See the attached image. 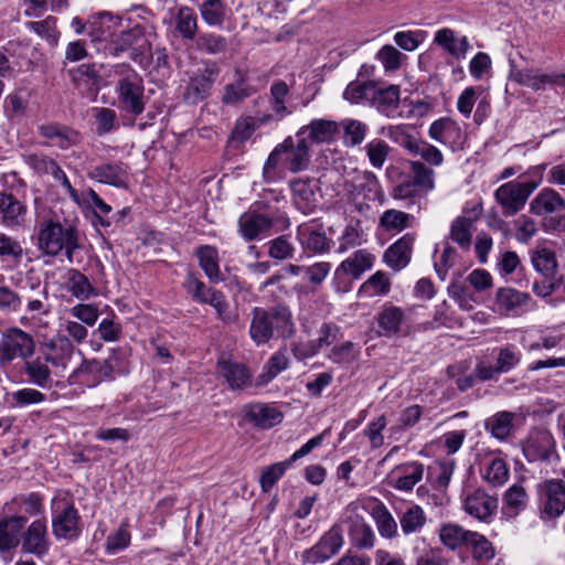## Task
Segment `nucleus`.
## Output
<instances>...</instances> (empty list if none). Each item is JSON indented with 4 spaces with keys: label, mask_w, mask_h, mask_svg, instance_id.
<instances>
[{
    "label": "nucleus",
    "mask_w": 565,
    "mask_h": 565,
    "mask_svg": "<svg viewBox=\"0 0 565 565\" xmlns=\"http://www.w3.org/2000/svg\"><path fill=\"white\" fill-rule=\"evenodd\" d=\"M562 210H565V200L552 188L541 190L530 203V211L540 216Z\"/></svg>",
    "instance_id": "nucleus-37"
},
{
    "label": "nucleus",
    "mask_w": 565,
    "mask_h": 565,
    "mask_svg": "<svg viewBox=\"0 0 565 565\" xmlns=\"http://www.w3.org/2000/svg\"><path fill=\"white\" fill-rule=\"evenodd\" d=\"M322 443V435L315 436L302 445L285 461L273 463L266 467L259 478V484L263 492H269L277 481L285 475L297 460L310 454L316 447Z\"/></svg>",
    "instance_id": "nucleus-12"
},
{
    "label": "nucleus",
    "mask_w": 565,
    "mask_h": 565,
    "mask_svg": "<svg viewBox=\"0 0 565 565\" xmlns=\"http://www.w3.org/2000/svg\"><path fill=\"white\" fill-rule=\"evenodd\" d=\"M358 502H351L345 508L341 520L342 525H348V535L353 547L358 550H371L375 544V534L372 526L359 512Z\"/></svg>",
    "instance_id": "nucleus-10"
},
{
    "label": "nucleus",
    "mask_w": 565,
    "mask_h": 565,
    "mask_svg": "<svg viewBox=\"0 0 565 565\" xmlns=\"http://www.w3.org/2000/svg\"><path fill=\"white\" fill-rule=\"evenodd\" d=\"M43 500L44 498L38 492L20 494L6 503V509L12 512V515L35 516L43 513Z\"/></svg>",
    "instance_id": "nucleus-38"
},
{
    "label": "nucleus",
    "mask_w": 565,
    "mask_h": 565,
    "mask_svg": "<svg viewBox=\"0 0 565 565\" xmlns=\"http://www.w3.org/2000/svg\"><path fill=\"white\" fill-rule=\"evenodd\" d=\"M531 296L511 287L500 288L495 303L500 313L520 316L530 308Z\"/></svg>",
    "instance_id": "nucleus-24"
},
{
    "label": "nucleus",
    "mask_w": 565,
    "mask_h": 565,
    "mask_svg": "<svg viewBox=\"0 0 565 565\" xmlns=\"http://www.w3.org/2000/svg\"><path fill=\"white\" fill-rule=\"evenodd\" d=\"M221 70L216 62L205 61L203 67L194 71L186 83L183 92V99L190 105H195L211 95L212 87L216 82Z\"/></svg>",
    "instance_id": "nucleus-7"
},
{
    "label": "nucleus",
    "mask_w": 565,
    "mask_h": 565,
    "mask_svg": "<svg viewBox=\"0 0 565 565\" xmlns=\"http://www.w3.org/2000/svg\"><path fill=\"white\" fill-rule=\"evenodd\" d=\"M26 521L25 515H10L0 520V553L10 552L19 546L21 531Z\"/></svg>",
    "instance_id": "nucleus-31"
},
{
    "label": "nucleus",
    "mask_w": 565,
    "mask_h": 565,
    "mask_svg": "<svg viewBox=\"0 0 565 565\" xmlns=\"http://www.w3.org/2000/svg\"><path fill=\"white\" fill-rule=\"evenodd\" d=\"M74 86L82 93H96L99 89L102 77L95 64H81L68 70Z\"/></svg>",
    "instance_id": "nucleus-36"
},
{
    "label": "nucleus",
    "mask_w": 565,
    "mask_h": 565,
    "mask_svg": "<svg viewBox=\"0 0 565 565\" xmlns=\"http://www.w3.org/2000/svg\"><path fill=\"white\" fill-rule=\"evenodd\" d=\"M35 343L31 334L19 328L8 329L0 341V366H9L13 360H26L34 353Z\"/></svg>",
    "instance_id": "nucleus-9"
},
{
    "label": "nucleus",
    "mask_w": 565,
    "mask_h": 565,
    "mask_svg": "<svg viewBox=\"0 0 565 565\" xmlns=\"http://www.w3.org/2000/svg\"><path fill=\"white\" fill-rule=\"evenodd\" d=\"M266 247L267 255L277 262L289 260L296 253V246L289 234H282L268 241Z\"/></svg>",
    "instance_id": "nucleus-51"
},
{
    "label": "nucleus",
    "mask_w": 565,
    "mask_h": 565,
    "mask_svg": "<svg viewBox=\"0 0 565 565\" xmlns=\"http://www.w3.org/2000/svg\"><path fill=\"white\" fill-rule=\"evenodd\" d=\"M118 19L108 12H102L88 21V34L93 41H107L113 38Z\"/></svg>",
    "instance_id": "nucleus-47"
},
{
    "label": "nucleus",
    "mask_w": 565,
    "mask_h": 565,
    "mask_svg": "<svg viewBox=\"0 0 565 565\" xmlns=\"http://www.w3.org/2000/svg\"><path fill=\"white\" fill-rule=\"evenodd\" d=\"M253 94V87L243 75H239L235 83L225 85L222 103L224 105H237L250 97Z\"/></svg>",
    "instance_id": "nucleus-55"
},
{
    "label": "nucleus",
    "mask_w": 565,
    "mask_h": 565,
    "mask_svg": "<svg viewBox=\"0 0 565 565\" xmlns=\"http://www.w3.org/2000/svg\"><path fill=\"white\" fill-rule=\"evenodd\" d=\"M39 135L50 141L51 146L68 149L77 142L78 134L65 125L45 124L38 128Z\"/></svg>",
    "instance_id": "nucleus-35"
},
{
    "label": "nucleus",
    "mask_w": 565,
    "mask_h": 565,
    "mask_svg": "<svg viewBox=\"0 0 565 565\" xmlns=\"http://www.w3.org/2000/svg\"><path fill=\"white\" fill-rule=\"evenodd\" d=\"M469 536L467 547L470 548L475 561L488 563L494 558L495 550L484 535L472 531Z\"/></svg>",
    "instance_id": "nucleus-54"
},
{
    "label": "nucleus",
    "mask_w": 565,
    "mask_h": 565,
    "mask_svg": "<svg viewBox=\"0 0 565 565\" xmlns=\"http://www.w3.org/2000/svg\"><path fill=\"white\" fill-rule=\"evenodd\" d=\"M199 9L203 21L210 26H221L228 11L223 0H203Z\"/></svg>",
    "instance_id": "nucleus-53"
},
{
    "label": "nucleus",
    "mask_w": 565,
    "mask_h": 565,
    "mask_svg": "<svg viewBox=\"0 0 565 565\" xmlns=\"http://www.w3.org/2000/svg\"><path fill=\"white\" fill-rule=\"evenodd\" d=\"M21 551L43 558L50 551L51 541L47 534L46 523L43 520L33 521L25 531H21Z\"/></svg>",
    "instance_id": "nucleus-17"
},
{
    "label": "nucleus",
    "mask_w": 565,
    "mask_h": 565,
    "mask_svg": "<svg viewBox=\"0 0 565 565\" xmlns=\"http://www.w3.org/2000/svg\"><path fill=\"white\" fill-rule=\"evenodd\" d=\"M434 42L457 60L465 58L470 50L467 36L458 39L455 31L448 28L438 30L435 33Z\"/></svg>",
    "instance_id": "nucleus-40"
},
{
    "label": "nucleus",
    "mask_w": 565,
    "mask_h": 565,
    "mask_svg": "<svg viewBox=\"0 0 565 565\" xmlns=\"http://www.w3.org/2000/svg\"><path fill=\"white\" fill-rule=\"evenodd\" d=\"M343 191L351 200L362 198L375 201L381 193V185L373 172L353 170L344 179Z\"/></svg>",
    "instance_id": "nucleus-13"
},
{
    "label": "nucleus",
    "mask_w": 565,
    "mask_h": 565,
    "mask_svg": "<svg viewBox=\"0 0 565 565\" xmlns=\"http://www.w3.org/2000/svg\"><path fill=\"white\" fill-rule=\"evenodd\" d=\"M117 104L119 109L132 116L145 110V86L141 76L135 71L120 77L116 84Z\"/></svg>",
    "instance_id": "nucleus-6"
},
{
    "label": "nucleus",
    "mask_w": 565,
    "mask_h": 565,
    "mask_svg": "<svg viewBox=\"0 0 565 565\" xmlns=\"http://www.w3.org/2000/svg\"><path fill=\"white\" fill-rule=\"evenodd\" d=\"M291 200L302 214H311L318 204L317 185L311 179H297L290 182Z\"/></svg>",
    "instance_id": "nucleus-26"
},
{
    "label": "nucleus",
    "mask_w": 565,
    "mask_h": 565,
    "mask_svg": "<svg viewBox=\"0 0 565 565\" xmlns=\"http://www.w3.org/2000/svg\"><path fill=\"white\" fill-rule=\"evenodd\" d=\"M117 352L113 350L110 356L105 360H85L83 363L73 372L72 377L76 382L86 385L87 387H95L103 381L111 379L115 372Z\"/></svg>",
    "instance_id": "nucleus-11"
},
{
    "label": "nucleus",
    "mask_w": 565,
    "mask_h": 565,
    "mask_svg": "<svg viewBox=\"0 0 565 565\" xmlns=\"http://www.w3.org/2000/svg\"><path fill=\"white\" fill-rule=\"evenodd\" d=\"M52 532L57 540H75L81 534V516L67 498L52 502Z\"/></svg>",
    "instance_id": "nucleus-5"
},
{
    "label": "nucleus",
    "mask_w": 565,
    "mask_h": 565,
    "mask_svg": "<svg viewBox=\"0 0 565 565\" xmlns=\"http://www.w3.org/2000/svg\"><path fill=\"white\" fill-rule=\"evenodd\" d=\"M536 497L542 520L559 518L565 511V481L555 478L542 480L536 484Z\"/></svg>",
    "instance_id": "nucleus-4"
},
{
    "label": "nucleus",
    "mask_w": 565,
    "mask_h": 565,
    "mask_svg": "<svg viewBox=\"0 0 565 565\" xmlns=\"http://www.w3.org/2000/svg\"><path fill=\"white\" fill-rule=\"evenodd\" d=\"M297 239L303 249L313 254H324L331 249L332 239L319 228H313L309 223H302L297 227Z\"/></svg>",
    "instance_id": "nucleus-30"
},
{
    "label": "nucleus",
    "mask_w": 565,
    "mask_h": 565,
    "mask_svg": "<svg viewBox=\"0 0 565 565\" xmlns=\"http://www.w3.org/2000/svg\"><path fill=\"white\" fill-rule=\"evenodd\" d=\"M531 262L536 271L543 277L557 276L555 253L546 247H536L531 252Z\"/></svg>",
    "instance_id": "nucleus-50"
},
{
    "label": "nucleus",
    "mask_w": 565,
    "mask_h": 565,
    "mask_svg": "<svg viewBox=\"0 0 565 565\" xmlns=\"http://www.w3.org/2000/svg\"><path fill=\"white\" fill-rule=\"evenodd\" d=\"M425 471L424 463L408 461L397 465L392 470L393 480L391 486L399 491L409 492L423 479Z\"/></svg>",
    "instance_id": "nucleus-27"
},
{
    "label": "nucleus",
    "mask_w": 565,
    "mask_h": 565,
    "mask_svg": "<svg viewBox=\"0 0 565 565\" xmlns=\"http://www.w3.org/2000/svg\"><path fill=\"white\" fill-rule=\"evenodd\" d=\"M373 259L374 257L369 252L360 249L351 257L343 260L340 265V269L358 279L364 271L371 269Z\"/></svg>",
    "instance_id": "nucleus-52"
},
{
    "label": "nucleus",
    "mask_w": 565,
    "mask_h": 565,
    "mask_svg": "<svg viewBox=\"0 0 565 565\" xmlns=\"http://www.w3.org/2000/svg\"><path fill=\"white\" fill-rule=\"evenodd\" d=\"M401 88L398 85H388L387 87L374 88L371 106L375 107L381 114L390 116L399 106Z\"/></svg>",
    "instance_id": "nucleus-42"
},
{
    "label": "nucleus",
    "mask_w": 565,
    "mask_h": 565,
    "mask_svg": "<svg viewBox=\"0 0 565 565\" xmlns=\"http://www.w3.org/2000/svg\"><path fill=\"white\" fill-rule=\"evenodd\" d=\"M285 140H290L285 152L286 168L294 173L306 170L310 163V150L306 137H297V143L292 137H287Z\"/></svg>",
    "instance_id": "nucleus-33"
},
{
    "label": "nucleus",
    "mask_w": 565,
    "mask_h": 565,
    "mask_svg": "<svg viewBox=\"0 0 565 565\" xmlns=\"http://www.w3.org/2000/svg\"><path fill=\"white\" fill-rule=\"evenodd\" d=\"M195 256L198 257L200 267L211 281L218 282L222 280L216 247L201 245L195 249Z\"/></svg>",
    "instance_id": "nucleus-45"
},
{
    "label": "nucleus",
    "mask_w": 565,
    "mask_h": 565,
    "mask_svg": "<svg viewBox=\"0 0 565 565\" xmlns=\"http://www.w3.org/2000/svg\"><path fill=\"white\" fill-rule=\"evenodd\" d=\"M411 177L426 194L435 189V172L422 161H409Z\"/></svg>",
    "instance_id": "nucleus-62"
},
{
    "label": "nucleus",
    "mask_w": 565,
    "mask_h": 565,
    "mask_svg": "<svg viewBox=\"0 0 565 565\" xmlns=\"http://www.w3.org/2000/svg\"><path fill=\"white\" fill-rule=\"evenodd\" d=\"M194 40L196 50L210 55L223 53L227 49V40L220 34L201 33Z\"/></svg>",
    "instance_id": "nucleus-63"
},
{
    "label": "nucleus",
    "mask_w": 565,
    "mask_h": 565,
    "mask_svg": "<svg viewBox=\"0 0 565 565\" xmlns=\"http://www.w3.org/2000/svg\"><path fill=\"white\" fill-rule=\"evenodd\" d=\"M216 371L232 391H243L252 386L253 374L243 363L222 360L217 362Z\"/></svg>",
    "instance_id": "nucleus-22"
},
{
    "label": "nucleus",
    "mask_w": 565,
    "mask_h": 565,
    "mask_svg": "<svg viewBox=\"0 0 565 565\" xmlns=\"http://www.w3.org/2000/svg\"><path fill=\"white\" fill-rule=\"evenodd\" d=\"M38 247L49 256H57L64 252L67 262L72 264L75 252L81 248L78 231L73 225L46 220L39 226Z\"/></svg>",
    "instance_id": "nucleus-2"
},
{
    "label": "nucleus",
    "mask_w": 565,
    "mask_h": 565,
    "mask_svg": "<svg viewBox=\"0 0 565 565\" xmlns=\"http://www.w3.org/2000/svg\"><path fill=\"white\" fill-rule=\"evenodd\" d=\"M404 319L405 315L402 308L386 303L376 315L380 334L383 337H392L399 333Z\"/></svg>",
    "instance_id": "nucleus-39"
},
{
    "label": "nucleus",
    "mask_w": 565,
    "mask_h": 565,
    "mask_svg": "<svg viewBox=\"0 0 565 565\" xmlns=\"http://www.w3.org/2000/svg\"><path fill=\"white\" fill-rule=\"evenodd\" d=\"M110 51L116 56L129 53L130 60L142 66L148 65L152 56L151 43L139 24L111 39Z\"/></svg>",
    "instance_id": "nucleus-3"
},
{
    "label": "nucleus",
    "mask_w": 565,
    "mask_h": 565,
    "mask_svg": "<svg viewBox=\"0 0 565 565\" xmlns=\"http://www.w3.org/2000/svg\"><path fill=\"white\" fill-rule=\"evenodd\" d=\"M515 414L502 411L484 420V429L498 440H505L514 428Z\"/></svg>",
    "instance_id": "nucleus-44"
},
{
    "label": "nucleus",
    "mask_w": 565,
    "mask_h": 565,
    "mask_svg": "<svg viewBox=\"0 0 565 565\" xmlns=\"http://www.w3.org/2000/svg\"><path fill=\"white\" fill-rule=\"evenodd\" d=\"M49 362H45V358H36L31 361L24 362V372L29 377V381L36 386L45 388L51 382V371L47 366Z\"/></svg>",
    "instance_id": "nucleus-59"
},
{
    "label": "nucleus",
    "mask_w": 565,
    "mask_h": 565,
    "mask_svg": "<svg viewBox=\"0 0 565 565\" xmlns=\"http://www.w3.org/2000/svg\"><path fill=\"white\" fill-rule=\"evenodd\" d=\"M413 216L399 210H386L380 217V225L387 232H401L411 225Z\"/></svg>",
    "instance_id": "nucleus-64"
},
{
    "label": "nucleus",
    "mask_w": 565,
    "mask_h": 565,
    "mask_svg": "<svg viewBox=\"0 0 565 565\" xmlns=\"http://www.w3.org/2000/svg\"><path fill=\"white\" fill-rule=\"evenodd\" d=\"M415 239L414 233H406L394 242L383 255L385 264L396 271L406 267L411 262Z\"/></svg>",
    "instance_id": "nucleus-25"
},
{
    "label": "nucleus",
    "mask_w": 565,
    "mask_h": 565,
    "mask_svg": "<svg viewBox=\"0 0 565 565\" xmlns=\"http://www.w3.org/2000/svg\"><path fill=\"white\" fill-rule=\"evenodd\" d=\"M66 289L79 300H86L90 296L96 295L89 279L78 269L71 268L66 273Z\"/></svg>",
    "instance_id": "nucleus-48"
},
{
    "label": "nucleus",
    "mask_w": 565,
    "mask_h": 565,
    "mask_svg": "<svg viewBox=\"0 0 565 565\" xmlns=\"http://www.w3.org/2000/svg\"><path fill=\"white\" fill-rule=\"evenodd\" d=\"M28 213L26 204L13 193L0 192V224L8 228L23 225Z\"/></svg>",
    "instance_id": "nucleus-23"
},
{
    "label": "nucleus",
    "mask_w": 565,
    "mask_h": 565,
    "mask_svg": "<svg viewBox=\"0 0 565 565\" xmlns=\"http://www.w3.org/2000/svg\"><path fill=\"white\" fill-rule=\"evenodd\" d=\"M522 451L529 462L551 461L558 457L553 436L547 431L531 435L522 445Z\"/></svg>",
    "instance_id": "nucleus-18"
},
{
    "label": "nucleus",
    "mask_w": 565,
    "mask_h": 565,
    "mask_svg": "<svg viewBox=\"0 0 565 565\" xmlns=\"http://www.w3.org/2000/svg\"><path fill=\"white\" fill-rule=\"evenodd\" d=\"M343 544V526L337 522L311 548L307 550L306 558L310 563H323L338 554Z\"/></svg>",
    "instance_id": "nucleus-16"
},
{
    "label": "nucleus",
    "mask_w": 565,
    "mask_h": 565,
    "mask_svg": "<svg viewBox=\"0 0 565 565\" xmlns=\"http://www.w3.org/2000/svg\"><path fill=\"white\" fill-rule=\"evenodd\" d=\"M427 523V515L418 504H409L399 514V525L404 535L419 533Z\"/></svg>",
    "instance_id": "nucleus-46"
},
{
    "label": "nucleus",
    "mask_w": 565,
    "mask_h": 565,
    "mask_svg": "<svg viewBox=\"0 0 565 565\" xmlns=\"http://www.w3.org/2000/svg\"><path fill=\"white\" fill-rule=\"evenodd\" d=\"M431 139L452 150L461 149L465 143V135L460 126L449 117L435 120L428 129Z\"/></svg>",
    "instance_id": "nucleus-19"
},
{
    "label": "nucleus",
    "mask_w": 565,
    "mask_h": 565,
    "mask_svg": "<svg viewBox=\"0 0 565 565\" xmlns=\"http://www.w3.org/2000/svg\"><path fill=\"white\" fill-rule=\"evenodd\" d=\"M289 366V359L284 350L276 351L264 365L263 373L257 377V385H265Z\"/></svg>",
    "instance_id": "nucleus-56"
},
{
    "label": "nucleus",
    "mask_w": 565,
    "mask_h": 565,
    "mask_svg": "<svg viewBox=\"0 0 565 565\" xmlns=\"http://www.w3.org/2000/svg\"><path fill=\"white\" fill-rule=\"evenodd\" d=\"M471 533L472 531L465 530L458 524L449 523L440 527L439 539L446 547L454 551L462 545L467 546Z\"/></svg>",
    "instance_id": "nucleus-57"
},
{
    "label": "nucleus",
    "mask_w": 565,
    "mask_h": 565,
    "mask_svg": "<svg viewBox=\"0 0 565 565\" xmlns=\"http://www.w3.org/2000/svg\"><path fill=\"white\" fill-rule=\"evenodd\" d=\"M521 361V353L512 345L498 350L495 364L490 365L481 361L475 367V374L480 382L497 380L500 374L508 373Z\"/></svg>",
    "instance_id": "nucleus-15"
},
{
    "label": "nucleus",
    "mask_w": 565,
    "mask_h": 565,
    "mask_svg": "<svg viewBox=\"0 0 565 565\" xmlns=\"http://www.w3.org/2000/svg\"><path fill=\"white\" fill-rule=\"evenodd\" d=\"M74 353V345L67 338H58L47 347L45 362L51 363L53 366L66 367L67 362L72 359Z\"/></svg>",
    "instance_id": "nucleus-49"
},
{
    "label": "nucleus",
    "mask_w": 565,
    "mask_h": 565,
    "mask_svg": "<svg viewBox=\"0 0 565 565\" xmlns=\"http://www.w3.org/2000/svg\"><path fill=\"white\" fill-rule=\"evenodd\" d=\"M370 514L382 537L393 540L398 536V524L382 501L377 499L371 500Z\"/></svg>",
    "instance_id": "nucleus-34"
},
{
    "label": "nucleus",
    "mask_w": 565,
    "mask_h": 565,
    "mask_svg": "<svg viewBox=\"0 0 565 565\" xmlns=\"http://www.w3.org/2000/svg\"><path fill=\"white\" fill-rule=\"evenodd\" d=\"M245 418L255 427L269 429L282 422L284 414L276 407L264 403H252L245 406Z\"/></svg>",
    "instance_id": "nucleus-28"
},
{
    "label": "nucleus",
    "mask_w": 565,
    "mask_h": 565,
    "mask_svg": "<svg viewBox=\"0 0 565 565\" xmlns=\"http://www.w3.org/2000/svg\"><path fill=\"white\" fill-rule=\"evenodd\" d=\"M295 333L294 316L286 303L269 308L255 307L252 310L249 335L257 345L266 344L274 338L289 339Z\"/></svg>",
    "instance_id": "nucleus-1"
},
{
    "label": "nucleus",
    "mask_w": 565,
    "mask_h": 565,
    "mask_svg": "<svg viewBox=\"0 0 565 565\" xmlns=\"http://www.w3.org/2000/svg\"><path fill=\"white\" fill-rule=\"evenodd\" d=\"M462 508L476 520L489 523L497 513L498 498L482 488H477L462 494Z\"/></svg>",
    "instance_id": "nucleus-14"
},
{
    "label": "nucleus",
    "mask_w": 565,
    "mask_h": 565,
    "mask_svg": "<svg viewBox=\"0 0 565 565\" xmlns=\"http://www.w3.org/2000/svg\"><path fill=\"white\" fill-rule=\"evenodd\" d=\"M56 24L57 19L53 15H47L41 21H28L25 28L45 39L50 44L55 45L61 34Z\"/></svg>",
    "instance_id": "nucleus-61"
},
{
    "label": "nucleus",
    "mask_w": 565,
    "mask_h": 565,
    "mask_svg": "<svg viewBox=\"0 0 565 565\" xmlns=\"http://www.w3.org/2000/svg\"><path fill=\"white\" fill-rule=\"evenodd\" d=\"M375 85L374 81H353L344 89L343 98L351 104L367 102L371 105Z\"/></svg>",
    "instance_id": "nucleus-58"
},
{
    "label": "nucleus",
    "mask_w": 565,
    "mask_h": 565,
    "mask_svg": "<svg viewBox=\"0 0 565 565\" xmlns=\"http://www.w3.org/2000/svg\"><path fill=\"white\" fill-rule=\"evenodd\" d=\"M512 78L534 90L545 89L547 85L565 86V74H539L533 70H516L512 72Z\"/></svg>",
    "instance_id": "nucleus-32"
},
{
    "label": "nucleus",
    "mask_w": 565,
    "mask_h": 565,
    "mask_svg": "<svg viewBox=\"0 0 565 565\" xmlns=\"http://www.w3.org/2000/svg\"><path fill=\"white\" fill-rule=\"evenodd\" d=\"M480 475L484 482L497 488L508 481L510 472L504 459L495 456L494 452H488L480 461Z\"/></svg>",
    "instance_id": "nucleus-29"
},
{
    "label": "nucleus",
    "mask_w": 565,
    "mask_h": 565,
    "mask_svg": "<svg viewBox=\"0 0 565 565\" xmlns=\"http://www.w3.org/2000/svg\"><path fill=\"white\" fill-rule=\"evenodd\" d=\"M88 178L115 188L126 189L129 182L128 166L121 161L100 163L88 172Z\"/></svg>",
    "instance_id": "nucleus-20"
},
{
    "label": "nucleus",
    "mask_w": 565,
    "mask_h": 565,
    "mask_svg": "<svg viewBox=\"0 0 565 565\" xmlns=\"http://www.w3.org/2000/svg\"><path fill=\"white\" fill-rule=\"evenodd\" d=\"M175 31L185 41L195 39L198 32V15L193 8L179 6L173 17Z\"/></svg>",
    "instance_id": "nucleus-43"
},
{
    "label": "nucleus",
    "mask_w": 565,
    "mask_h": 565,
    "mask_svg": "<svg viewBox=\"0 0 565 565\" xmlns=\"http://www.w3.org/2000/svg\"><path fill=\"white\" fill-rule=\"evenodd\" d=\"M539 184L540 180L524 182L510 181L500 185L494 191V199L501 206L503 215L513 216L520 212Z\"/></svg>",
    "instance_id": "nucleus-8"
},
{
    "label": "nucleus",
    "mask_w": 565,
    "mask_h": 565,
    "mask_svg": "<svg viewBox=\"0 0 565 565\" xmlns=\"http://www.w3.org/2000/svg\"><path fill=\"white\" fill-rule=\"evenodd\" d=\"M339 130L338 124L327 119H315L309 125L303 126L297 132V137L307 135L313 142H330L334 139Z\"/></svg>",
    "instance_id": "nucleus-41"
},
{
    "label": "nucleus",
    "mask_w": 565,
    "mask_h": 565,
    "mask_svg": "<svg viewBox=\"0 0 565 565\" xmlns=\"http://www.w3.org/2000/svg\"><path fill=\"white\" fill-rule=\"evenodd\" d=\"M274 217L255 211L245 212L238 218V232L246 242L266 236L274 225Z\"/></svg>",
    "instance_id": "nucleus-21"
},
{
    "label": "nucleus",
    "mask_w": 565,
    "mask_h": 565,
    "mask_svg": "<svg viewBox=\"0 0 565 565\" xmlns=\"http://www.w3.org/2000/svg\"><path fill=\"white\" fill-rule=\"evenodd\" d=\"M507 513L509 515H518L527 507L529 495L521 484L511 486L503 495Z\"/></svg>",
    "instance_id": "nucleus-60"
}]
</instances>
